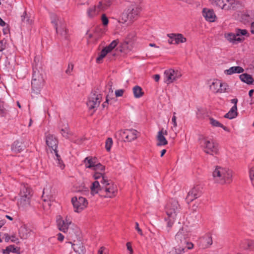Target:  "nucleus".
I'll use <instances>...</instances> for the list:
<instances>
[{
	"label": "nucleus",
	"instance_id": "1",
	"mask_svg": "<svg viewBox=\"0 0 254 254\" xmlns=\"http://www.w3.org/2000/svg\"><path fill=\"white\" fill-rule=\"evenodd\" d=\"M93 178L95 180H100L103 186L101 197L112 198L116 196L118 192L116 185L105 176H103L101 173H97L93 176Z\"/></svg>",
	"mask_w": 254,
	"mask_h": 254
},
{
	"label": "nucleus",
	"instance_id": "2",
	"mask_svg": "<svg viewBox=\"0 0 254 254\" xmlns=\"http://www.w3.org/2000/svg\"><path fill=\"white\" fill-rule=\"evenodd\" d=\"M190 235V230L187 226H183L179 229L175 236V240L177 244L174 248L175 254H181L186 252V241Z\"/></svg>",
	"mask_w": 254,
	"mask_h": 254
},
{
	"label": "nucleus",
	"instance_id": "3",
	"mask_svg": "<svg viewBox=\"0 0 254 254\" xmlns=\"http://www.w3.org/2000/svg\"><path fill=\"white\" fill-rule=\"evenodd\" d=\"M198 141L201 149L206 154L212 156L218 154V144L211 137L201 134L198 136Z\"/></svg>",
	"mask_w": 254,
	"mask_h": 254
},
{
	"label": "nucleus",
	"instance_id": "4",
	"mask_svg": "<svg viewBox=\"0 0 254 254\" xmlns=\"http://www.w3.org/2000/svg\"><path fill=\"white\" fill-rule=\"evenodd\" d=\"M233 171L227 167L217 166L213 172L214 181L220 184H229L233 181Z\"/></svg>",
	"mask_w": 254,
	"mask_h": 254
},
{
	"label": "nucleus",
	"instance_id": "5",
	"mask_svg": "<svg viewBox=\"0 0 254 254\" xmlns=\"http://www.w3.org/2000/svg\"><path fill=\"white\" fill-rule=\"evenodd\" d=\"M180 207L178 201L175 199L170 200L167 204L165 210L167 215L165 220L167 227L171 228L180 212Z\"/></svg>",
	"mask_w": 254,
	"mask_h": 254
},
{
	"label": "nucleus",
	"instance_id": "6",
	"mask_svg": "<svg viewBox=\"0 0 254 254\" xmlns=\"http://www.w3.org/2000/svg\"><path fill=\"white\" fill-rule=\"evenodd\" d=\"M141 11V7L139 3L132 2L130 3L127 10H125L120 18V22L123 23L128 20L132 21L137 18Z\"/></svg>",
	"mask_w": 254,
	"mask_h": 254
},
{
	"label": "nucleus",
	"instance_id": "7",
	"mask_svg": "<svg viewBox=\"0 0 254 254\" xmlns=\"http://www.w3.org/2000/svg\"><path fill=\"white\" fill-rule=\"evenodd\" d=\"M19 195L18 205L20 209L24 210L30 206L32 196L31 190L27 184L21 186Z\"/></svg>",
	"mask_w": 254,
	"mask_h": 254
},
{
	"label": "nucleus",
	"instance_id": "8",
	"mask_svg": "<svg viewBox=\"0 0 254 254\" xmlns=\"http://www.w3.org/2000/svg\"><path fill=\"white\" fill-rule=\"evenodd\" d=\"M52 23L54 25L57 34L60 35L64 38H67V29L63 19L56 14H53L51 16Z\"/></svg>",
	"mask_w": 254,
	"mask_h": 254
},
{
	"label": "nucleus",
	"instance_id": "9",
	"mask_svg": "<svg viewBox=\"0 0 254 254\" xmlns=\"http://www.w3.org/2000/svg\"><path fill=\"white\" fill-rule=\"evenodd\" d=\"M55 190L52 189L51 185H47L43 190L42 195V198L44 202L43 204L44 209L48 210L50 208L51 202L55 200Z\"/></svg>",
	"mask_w": 254,
	"mask_h": 254
},
{
	"label": "nucleus",
	"instance_id": "10",
	"mask_svg": "<svg viewBox=\"0 0 254 254\" xmlns=\"http://www.w3.org/2000/svg\"><path fill=\"white\" fill-rule=\"evenodd\" d=\"M44 83V79L43 74L38 70H34L31 85L32 90L36 93H39L43 88Z\"/></svg>",
	"mask_w": 254,
	"mask_h": 254
},
{
	"label": "nucleus",
	"instance_id": "11",
	"mask_svg": "<svg viewBox=\"0 0 254 254\" xmlns=\"http://www.w3.org/2000/svg\"><path fill=\"white\" fill-rule=\"evenodd\" d=\"M181 76L182 73L179 69L169 68L164 72V81L169 84L179 79Z\"/></svg>",
	"mask_w": 254,
	"mask_h": 254
},
{
	"label": "nucleus",
	"instance_id": "12",
	"mask_svg": "<svg viewBox=\"0 0 254 254\" xmlns=\"http://www.w3.org/2000/svg\"><path fill=\"white\" fill-rule=\"evenodd\" d=\"M57 223L59 229L65 233L72 224L71 217L68 215H65L64 217L59 216L57 217Z\"/></svg>",
	"mask_w": 254,
	"mask_h": 254
},
{
	"label": "nucleus",
	"instance_id": "13",
	"mask_svg": "<svg viewBox=\"0 0 254 254\" xmlns=\"http://www.w3.org/2000/svg\"><path fill=\"white\" fill-rule=\"evenodd\" d=\"M74 211L79 213L83 211L88 205V201L86 199L82 196H75L71 199Z\"/></svg>",
	"mask_w": 254,
	"mask_h": 254
},
{
	"label": "nucleus",
	"instance_id": "14",
	"mask_svg": "<svg viewBox=\"0 0 254 254\" xmlns=\"http://www.w3.org/2000/svg\"><path fill=\"white\" fill-rule=\"evenodd\" d=\"M102 95L97 91L93 92L89 97L87 105L90 110L96 109L101 101Z\"/></svg>",
	"mask_w": 254,
	"mask_h": 254
},
{
	"label": "nucleus",
	"instance_id": "15",
	"mask_svg": "<svg viewBox=\"0 0 254 254\" xmlns=\"http://www.w3.org/2000/svg\"><path fill=\"white\" fill-rule=\"evenodd\" d=\"M138 132L133 129L121 130L116 133V135L121 136L125 141H131L137 138Z\"/></svg>",
	"mask_w": 254,
	"mask_h": 254
},
{
	"label": "nucleus",
	"instance_id": "16",
	"mask_svg": "<svg viewBox=\"0 0 254 254\" xmlns=\"http://www.w3.org/2000/svg\"><path fill=\"white\" fill-rule=\"evenodd\" d=\"M167 37L169 38L168 42L170 44L178 45L180 43H184L186 42V38L181 34H168Z\"/></svg>",
	"mask_w": 254,
	"mask_h": 254
},
{
	"label": "nucleus",
	"instance_id": "17",
	"mask_svg": "<svg viewBox=\"0 0 254 254\" xmlns=\"http://www.w3.org/2000/svg\"><path fill=\"white\" fill-rule=\"evenodd\" d=\"M210 1L212 4L225 10L233 8L234 7L232 5L234 2V0H210Z\"/></svg>",
	"mask_w": 254,
	"mask_h": 254
},
{
	"label": "nucleus",
	"instance_id": "18",
	"mask_svg": "<svg viewBox=\"0 0 254 254\" xmlns=\"http://www.w3.org/2000/svg\"><path fill=\"white\" fill-rule=\"evenodd\" d=\"M201 191L199 186L192 188L188 192L186 197L187 202L189 203L200 196Z\"/></svg>",
	"mask_w": 254,
	"mask_h": 254
},
{
	"label": "nucleus",
	"instance_id": "19",
	"mask_svg": "<svg viewBox=\"0 0 254 254\" xmlns=\"http://www.w3.org/2000/svg\"><path fill=\"white\" fill-rule=\"evenodd\" d=\"M103 186L100 183V180H96L90 186L91 194L93 195L98 194L101 197L102 192Z\"/></svg>",
	"mask_w": 254,
	"mask_h": 254
},
{
	"label": "nucleus",
	"instance_id": "20",
	"mask_svg": "<svg viewBox=\"0 0 254 254\" xmlns=\"http://www.w3.org/2000/svg\"><path fill=\"white\" fill-rule=\"evenodd\" d=\"M46 141L47 145L52 148L54 152L57 151L58 140L54 135L47 134L46 136Z\"/></svg>",
	"mask_w": 254,
	"mask_h": 254
},
{
	"label": "nucleus",
	"instance_id": "21",
	"mask_svg": "<svg viewBox=\"0 0 254 254\" xmlns=\"http://www.w3.org/2000/svg\"><path fill=\"white\" fill-rule=\"evenodd\" d=\"M167 134V131L166 130L162 129L160 130L157 135V146H164L168 143L165 135Z\"/></svg>",
	"mask_w": 254,
	"mask_h": 254
},
{
	"label": "nucleus",
	"instance_id": "22",
	"mask_svg": "<svg viewBox=\"0 0 254 254\" xmlns=\"http://www.w3.org/2000/svg\"><path fill=\"white\" fill-rule=\"evenodd\" d=\"M202 15L205 19L209 22L215 21L216 16L212 9L204 8L202 10Z\"/></svg>",
	"mask_w": 254,
	"mask_h": 254
},
{
	"label": "nucleus",
	"instance_id": "23",
	"mask_svg": "<svg viewBox=\"0 0 254 254\" xmlns=\"http://www.w3.org/2000/svg\"><path fill=\"white\" fill-rule=\"evenodd\" d=\"M224 37L229 42L233 44H237L241 42L244 40V38L242 37H238L236 33H225Z\"/></svg>",
	"mask_w": 254,
	"mask_h": 254
},
{
	"label": "nucleus",
	"instance_id": "24",
	"mask_svg": "<svg viewBox=\"0 0 254 254\" xmlns=\"http://www.w3.org/2000/svg\"><path fill=\"white\" fill-rule=\"evenodd\" d=\"M30 229L23 224L18 230L19 236L22 239H26L30 236Z\"/></svg>",
	"mask_w": 254,
	"mask_h": 254
},
{
	"label": "nucleus",
	"instance_id": "25",
	"mask_svg": "<svg viewBox=\"0 0 254 254\" xmlns=\"http://www.w3.org/2000/svg\"><path fill=\"white\" fill-rule=\"evenodd\" d=\"M110 0H98L96 4L99 12L107 9L111 5Z\"/></svg>",
	"mask_w": 254,
	"mask_h": 254
},
{
	"label": "nucleus",
	"instance_id": "26",
	"mask_svg": "<svg viewBox=\"0 0 254 254\" xmlns=\"http://www.w3.org/2000/svg\"><path fill=\"white\" fill-rule=\"evenodd\" d=\"M72 248L77 254H85V248L81 242H79L77 243L72 244Z\"/></svg>",
	"mask_w": 254,
	"mask_h": 254
},
{
	"label": "nucleus",
	"instance_id": "27",
	"mask_svg": "<svg viewBox=\"0 0 254 254\" xmlns=\"http://www.w3.org/2000/svg\"><path fill=\"white\" fill-rule=\"evenodd\" d=\"M133 46L131 44L124 41L119 47V51L121 53L127 54L132 50Z\"/></svg>",
	"mask_w": 254,
	"mask_h": 254
},
{
	"label": "nucleus",
	"instance_id": "28",
	"mask_svg": "<svg viewBox=\"0 0 254 254\" xmlns=\"http://www.w3.org/2000/svg\"><path fill=\"white\" fill-rule=\"evenodd\" d=\"M244 71L243 68L241 66H232L228 69L224 70V73L227 75H232L234 73H243Z\"/></svg>",
	"mask_w": 254,
	"mask_h": 254
},
{
	"label": "nucleus",
	"instance_id": "29",
	"mask_svg": "<svg viewBox=\"0 0 254 254\" xmlns=\"http://www.w3.org/2000/svg\"><path fill=\"white\" fill-rule=\"evenodd\" d=\"M221 85V82L220 80L213 79L210 83V89L214 92H219Z\"/></svg>",
	"mask_w": 254,
	"mask_h": 254
},
{
	"label": "nucleus",
	"instance_id": "30",
	"mask_svg": "<svg viewBox=\"0 0 254 254\" xmlns=\"http://www.w3.org/2000/svg\"><path fill=\"white\" fill-rule=\"evenodd\" d=\"M59 128L61 130V133L62 136L65 138H68L71 134L70 131L69 130L68 126L67 124H64L60 125Z\"/></svg>",
	"mask_w": 254,
	"mask_h": 254
},
{
	"label": "nucleus",
	"instance_id": "31",
	"mask_svg": "<svg viewBox=\"0 0 254 254\" xmlns=\"http://www.w3.org/2000/svg\"><path fill=\"white\" fill-rule=\"evenodd\" d=\"M97 162V159L96 158L86 157L84 160V163L85 164V167L87 168L92 169L95 165V163Z\"/></svg>",
	"mask_w": 254,
	"mask_h": 254
},
{
	"label": "nucleus",
	"instance_id": "32",
	"mask_svg": "<svg viewBox=\"0 0 254 254\" xmlns=\"http://www.w3.org/2000/svg\"><path fill=\"white\" fill-rule=\"evenodd\" d=\"M21 21L26 25H30L33 22V19L31 15L27 14L26 11H24L21 16Z\"/></svg>",
	"mask_w": 254,
	"mask_h": 254
},
{
	"label": "nucleus",
	"instance_id": "33",
	"mask_svg": "<svg viewBox=\"0 0 254 254\" xmlns=\"http://www.w3.org/2000/svg\"><path fill=\"white\" fill-rule=\"evenodd\" d=\"M240 78L242 81L248 84H251L254 81L252 76L247 73H243L240 75Z\"/></svg>",
	"mask_w": 254,
	"mask_h": 254
},
{
	"label": "nucleus",
	"instance_id": "34",
	"mask_svg": "<svg viewBox=\"0 0 254 254\" xmlns=\"http://www.w3.org/2000/svg\"><path fill=\"white\" fill-rule=\"evenodd\" d=\"M99 11L96 5L90 6L87 10V14L89 17L92 18L97 15Z\"/></svg>",
	"mask_w": 254,
	"mask_h": 254
},
{
	"label": "nucleus",
	"instance_id": "35",
	"mask_svg": "<svg viewBox=\"0 0 254 254\" xmlns=\"http://www.w3.org/2000/svg\"><path fill=\"white\" fill-rule=\"evenodd\" d=\"M237 107L236 106H233L229 112L225 114L224 116L225 118L229 119L235 118L237 115Z\"/></svg>",
	"mask_w": 254,
	"mask_h": 254
},
{
	"label": "nucleus",
	"instance_id": "36",
	"mask_svg": "<svg viewBox=\"0 0 254 254\" xmlns=\"http://www.w3.org/2000/svg\"><path fill=\"white\" fill-rule=\"evenodd\" d=\"M92 169L95 171L93 176L97 173H101L102 174L103 176H105L103 173L105 170V167L101 164L97 162Z\"/></svg>",
	"mask_w": 254,
	"mask_h": 254
},
{
	"label": "nucleus",
	"instance_id": "37",
	"mask_svg": "<svg viewBox=\"0 0 254 254\" xmlns=\"http://www.w3.org/2000/svg\"><path fill=\"white\" fill-rule=\"evenodd\" d=\"M201 242L205 247H208L212 244V238L210 234H206L201 238Z\"/></svg>",
	"mask_w": 254,
	"mask_h": 254
},
{
	"label": "nucleus",
	"instance_id": "38",
	"mask_svg": "<svg viewBox=\"0 0 254 254\" xmlns=\"http://www.w3.org/2000/svg\"><path fill=\"white\" fill-rule=\"evenodd\" d=\"M133 95L136 98H139L143 95L141 88L139 86H135L133 88Z\"/></svg>",
	"mask_w": 254,
	"mask_h": 254
},
{
	"label": "nucleus",
	"instance_id": "39",
	"mask_svg": "<svg viewBox=\"0 0 254 254\" xmlns=\"http://www.w3.org/2000/svg\"><path fill=\"white\" fill-rule=\"evenodd\" d=\"M118 40H115L113 41L108 46H106L104 48L105 50L108 52L110 54L112 51L116 47L119 43Z\"/></svg>",
	"mask_w": 254,
	"mask_h": 254
},
{
	"label": "nucleus",
	"instance_id": "40",
	"mask_svg": "<svg viewBox=\"0 0 254 254\" xmlns=\"http://www.w3.org/2000/svg\"><path fill=\"white\" fill-rule=\"evenodd\" d=\"M56 157L55 158V163L61 169H64V165L63 163V161L61 159L60 156L58 154V151L55 152Z\"/></svg>",
	"mask_w": 254,
	"mask_h": 254
},
{
	"label": "nucleus",
	"instance_id": "41",
	"mask_svg": "<svg viewBox=\"0 0 254 254\" xmlns=\"http://www.w3.org/2000/svg\"><path fill=\"white\" fill-rule=\"evenodd\" d=\"M109 54L108 52L105 50L104 48L101 51V52L99 54L98 57L96 59V62L98 63H101L102 62L103 59L106 56H108Z\"/></svg>",
	"mask_w": 254,
	"mask_h": 254
},
{
	"label": "nucleus",
	"instance_id": "42",
	"mask_svg": "<svg viewBox=\"0 0 254 254\" xmlns=\"http://www.w3.org/2000/svg\"><path fill=\"white\" fill-rule=\"evenodd\" d=\"M135 39V34L134 33H131L128 34L124 41L128 43V44H131L134 46V43Z\"/></svg>",
	"mask_w": 254,
	"mask_h": 254
},
{
	"label": "nucleus",
	"instance_id": "43",
	"mask_svg": "<svg viewBox=\"0 0 254 254\" xmlns=\"http://www.w3.org/2000/svg\"><path fill=\"white\" fill-rule=\"evenodd\" d=\"M11 150L15 153L20 152L22 150L21 144L18 141L14 142L11 147Z\"/></svg>",
	"mask_w": 254,
	"mask_h": 254
},
{
	"label": "nucleus",
	"instance_id": "44",
	"mask_svg": "<svg viewBox=\"0 0 254 254\" xmlns=\"http://www.w3.org/2000/svg\"><path fill=\"white\" fill-rule=\"evenodd\" d=\"M7 113V109L4 103L0 101V116H5Z\"/></svg>",
	"mask_w": 254,
	"mask_h": 254
},
{
	"label": "nucleus",
	"instance_id": "45",
	"mask_svg": "<svg viewBox=\"0 0 254 254\" xmlns=\"http://www.w3.org/2000/svg\"><path fill=\"white\" fill-rule=\"evenodd\" d=\"M246 246H244V248L250 251L254 250V241L248 240L245 242Z\"/></svg>",
	"mask_w": 254,
	"mask_h": 254
},
{
	"label": "nucleus",
	"instance_id": "46",
	"mask_svg": "<svg viewBox=\"0 0 254 254\" xmlns=\"http://www.w3.org/2000/svg\"><path fill=\"white\" fill-rule=\"evenodd\" d=\"M236 33L238 37H241V36H249L248 31L246 29H237Z\"/></svg>",
	"mask_w": 254,
	"mask_h": 254
},
{
	"label": "nucleus",
	"instance_id": "47",
	"mask_svg": "<svg viewBox=\"0 0 254 254\" xmlns=\"http://www.w3.org/2000/svg\"><path fill=\"white\" fill-rule=\"evenodd\" d=\"M210 124L214 127H222V124H221L217 120H215L213 118H209V119Z\"/></svg>",
	"mask_w": 254,
	"mask_h": 254
},
{
	"label": "nucleus",
	"instance_id": "48",
	"mask_svg": "<svg viewBox=\"0 0 254 254\" xmlns=\"http://www.w3.org/2000/svg\"><path fill=\"white\" fill-rule=\"evenodd\" d=\"M113 145V140L112 138L109 137L107 139L105 142V148L107 151L111 150V147Z\"/></svg>",
	"mask_w": 254,
	"mask_h": 254
},
{
	"label": "nucleus",
	"instance_id": "49",
	"mask_svg": "<svg viewBox=\"0 0 254 254\" xmlns=\"http://www.w3.org/2000/svg\"><path fill=\"white\" fill-rule=\"evenodd\" d=\"M6 240L8 241L10 240L13 243L18 244L19 243L18 238L15 235H12L11 236H7L6 237Z\"/></svg>",
	"mask_w": 254,
	"mask_h": 254
},
{
	"label": "nucleus",
	"instance_id": "50",
	"mask_svg": "<svg viewBox=\"0 0 254 254\" xmlns=\"http://www.w3.org/2000/svg\"><path fill=\"white\" fill-rule=\"evenodd\" d=\"M228 86L225 83H222L221 86L220 87V93H224L228 92Z\"/></svg>",
	"mask_w": 254,
	"mask_h": 254
},
{
	"label": "nucleus",
	"instance_id": "51",
	"mask_svg": "<svg viewBox=\"0 0 254 254\" xmlns=\"http://www.w3.org/2000/svg\"><path fill=\"white\" fill-rule=\"evenodd\" d=\"M176 113H174V116L172 118V122L173 124V127H172L173 130L176 129L177 127V118L175 116Z\"/></svg>",
	"mask_w": 254,
	"mask_h": 254
},
{
	"label": "nucleus",
	"instance_id": "52",
	"mask_svg": "<svg viewBox=\"0 0 254 254\" xmlns=\"http://www.w3.org/2000/svg\"><path fill=\"white\" fill-rule=\"evenodd\" d=\"M73 67H74L73 64H72V63H69L68 64V67L65 71L66 73L68 75H70L73 70Z\"/></svg>",
	"mask_w": 254,
	"mask_h": 254
},
{
	"label": "nucleus",
	"instance_id": "53",
	"mask_svg": "<svg viewBox=\"0 0 254 254\" xmlns=\"http://www.w3.org/2000/svg\"><path fill=\"white\" fill-rule=\"evenodd\" d=\"M101 20H102L103 25L104 26H106L109 23V20H108L107 17L106 16V15L105 14H102V17H101Z\"/></svg>",
	"mask_w": 254,
	"mask_h": 254
},
{
	"label": "nucleus",
	"instance_id": "54",
	"mask_svg": "<svg viewBox=\"0 0 254 254\" xmlns=\"http://www.w3.org/2000/svg\"><path fill=\"white\" fill-rule=\"evenodd\" d=\"M97 254H109V252L106 248L102 247L99 249Z\"/></svg>",
	"mask_w": 254,
	"mask_h": 254
},
{
	"label": "nucleus",
	"instance_id": "55",
	"mask_svg": "<svg viewBox=\"0 0 254 254\" xmlns=\"http://www.w3.org/2000/svg\"><path fill=\"white\" fill-rule=\"evenodd\" d=\"M87 38H88V40L89 42H91L90 39H91L92 38L96 39V37L95 36V34L93 33L92 31H88L86 33Z\"/></svg>",
	"mask_w": 254,
	"mask_h": 254
},
{
	"label": "nucleus",
	"instance_id": "56",
	"mask_svg": "<svg viewBox=\"0 0 254 254\" xmlns=\"http://www.w3.org/2000/svg\"><path fill=\"white\" fill-rule=\"evenodd\" d=\"M250 177L252 181L254 183V166L252 167L250 170Z\"/></svg>",
	"mask_w": 254,
	"mask_h": 254
},
{
	"label": "nucleus",
	"instance_id": "57",
	"mask_svg": "<svg viewBox=\"0 0 254 254\" xmlns=\"http://www.w3.org/2000/svg\"><path fill=\"white\" fill-rule=\"evenodd\" d=\"M15 249L12 247H7L5 250L3 251V253L4 254H9L10 252H14Z\"/></svg>",
	"mask_w": 254,
	"mask_h": 254
},
{
	"label": "nucleus",
	"instance_id": "58",
	"mask_svg": "<svg viewBox=\"0 0 254 254\" xmlns=\"http://www.w3.org/2000/svg\"><path fill=\"white\" fill-rule=\"evenodd\" d=\"M127 250L129 251V254H133V251L132 248L131 244L130 242H127L126 244Z\"/></svg>",
	"mask_w": 254,
	"mask_h": 254
},
{
	"label": "nucleus",
	"instance_id": "59",
	"mask_svg": "<svg viewBox=\"0 0 254 254\" xmlns=\"http://www.w3.org/2000/svg\"><path fill=\"white\" fill-rule=\"evenodd\" d=\"M124 92L123 89H119L115 91V95L116 97H121L123 96Z\"/></svg>",
	"mask_w": 254,
	"mask_h": 254
},
{
	"label": "nucleus",
	"instance_id": "60",
	"mask_svg": "<svg viewBox=\"0 0 254 254\" xmlns=\"http://www.w3.org/2000/svg\"><path fill=\"white\" fill-rule=\"evenodd\" d=\"M186 250H190L193 248V245L191 243H189L188 242V240L186 241Z\"/></svg>",
	"mask_w": 254,
	"mask_h": 254
},
{
	"label": "nucleus",
	"instance_id": "61",
	"mask_svg": "<svg viewBox=\"0 0 254 254\" xmlns=\"http://www.w3.org/2000/svg\"><path fill=\"white\" fill-rule=\"evenodd\" d=\"M135 229L137 231V232L140 234V235H143V233L141 230V229L139 227V224L137 222L135 223Z\"/></svg>",
	"mask_w": 254,
	"mask_h": 254
},
{
	"label": "nucleus",
	"instance_id": "62",
	"mask_svg": "<svg viewBox=\"0 0 254 254\" xmlns=\"http://www.w3.org/2000/svg\"><path fill=\"white\" fill-rule=\"evenodd\" d=\"M64 236L61 234L59 233L58 234V240L61 242L63 241L64 239Z\"/></svg>",
	"mask_w": 254,
	"mask_h": 254
},
{
	"label": "nucleus",
	"instance_id": "63",
	"mask_svg": "<svg viewBox=\"0 0 254 254\" xmlns=\"http://www.w3.org/2000/svg\"><path fill=\"white\" fill-rule=\"evenodd\" d=\"M231 102L234 104L233 106L237 107V103L238 102V100L236 98H234L231 100Z\"/></svg>",
	"mask_w": 254,
	"mask_h": 254
},
{
	"label": "nucleus",
	"instance_id": "64",
	"mask_svg": "<svg viewBox=\"0 0 254 254\" xmlns=\"http://www.w3.org/2000/svg\"><path fill=\"white\" fill-rule=\"evenodd\" d=\"M153 78L156 82H157L160 79V75L159 74H155L154 75Z\"/></svg>",
	"mask_w": 254,
	"mask_h": 254
}]
</instances>
